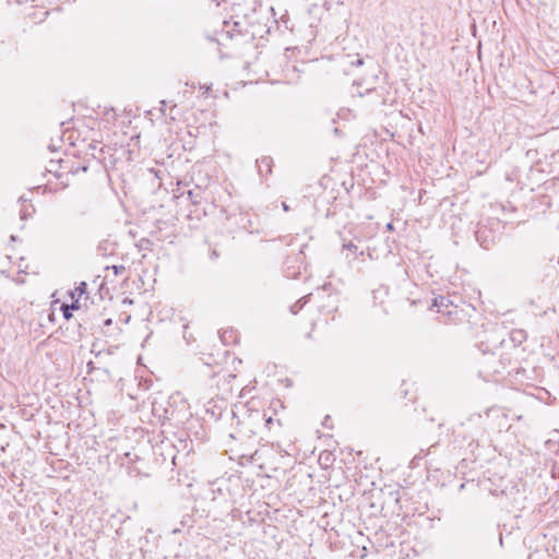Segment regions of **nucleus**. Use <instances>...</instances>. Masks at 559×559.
Returning <instances> with one entry per match:
<instances>
[{
  "instance_id": "obj_8",
  "label": "nucleus",
  "mask_w": 559,
  "mask_h": 559,
  "mask_svg": "<svg viewBox=\"0 0 559 559\" xmlns=\"http://www.w3.org/2000/svg\"><path fill=\"white\" fill-rule=\"evenodd\" d=\"M263 413V423L262 427L266 428L267 430H271L276 423L278 426H281V421L278 419L274 420L272 416H267L265 412Z\"/></svg>"
},
{
  "instance_id": "obj_12",
  "label": "nucleus",
  "mask_w": 559,
  "mask_h": 559,
  "mask_svg": "<svg viewBox=\"0 0 559 559\" xmlns=\"http://www.w3.org/2000/svg\"><path fill=\"white\" fill-rule=\"evenodd\" d=\"M107 243L106 242H103V243H99L98 247H97V251L105 255L106 254V251H107Z\"/></svg>"
},
{
  "instance_id": "obj_33",
  "label": "nucleus",
  "mask_w": 559,
  "mask_h": 559,
  "mask_svg": "<svg viewBox=\"0 0 559 559\" xmlns=\"http://www.w3.org/2000/svg\"><path fill=\"white\" fill-rule=\"evenodd\" d=\"M16 282L22 284V283H24V280L22 277H19V280H16Z\"/></svg>"
},
{
  "instance_id": "obj_2",
  "label": "nucleus",
  "mask_w": 559,
  "mask_h": 559,
  "mask_svg": "<svg viewBox=\"0 0 559 559\" xmlns=\"http://www.w3.org/2000/svg\"><path fill=\"white\" fill-rule=\"evenodd\" d=\"M263 423V413L258 409H247L246 417L243 419H238L237 425L238 429L235 433H230L231 438H236V435L240 437H251L259 432V429L262 427Z\"/></svg>"
},
{
  "instance_id": "obj_4",
  "label": "nucleus",
  "mask_w": 559,
  "mask_h": 559,
  "mask_svg": "<svg viewBox=\"0 0 559 559\" xmlns=\"http://www.w3.org/2000/svg\"><path fill=\"white\" fill-rule=\"evenodd\" d=\"M475 237L479 246L484 249H490L499 239V234L487 225L479 224L475 230Z\"/></svg>"
},
{
  "instance_id": "obj_10",
  "label": "nucleus",
  "mask_w": 559,
  "mask_h": 559,
  "mask_svg": "<svg viewBox=\"0 0 559 559\" xmlns=\"http://www.w3.org/2000/svg\"><path fill=\"white\" fill-rule=\"evenodd\" d=\"M61 310L64 319L69 320L72 318L73 306L62 305Z\"/></svg>"
},
{
  "instance_id": "obj_14",
  "label": "nucleus",
  "mask_w": 559,
  "mask_h": 559,
  "mask_svg": "<svg viewBox=\"0 0 559 559\" xmlns=\"http://www.w3.org/2000/svg\"><path fill=\"white\" fill-rule=\"evenodd\" d=\"M97 145H98V143H97V142H92V143H90V145H88V148H90V151H92V153H91V154H92L93 156H95V155H94V151L97 148Z\"/></svg>"
},
{
  "instance_id": "obj_32",
  "label": "nucleus",
  "mask_w": 559,
  "mask_h": 559,
  "mask_svg": "<svg viewBox=\"0 0 559 559\" xmlns=\"http://www.w3.org/2000/svg\"><path fill=\"white\" fill-rule=\"evenodd\" d=\"M87 367H88V371H90V370L93 368V362H92V361H90V362L87 364Z\"/></svg>"
},
{
  "instance_id": "obj_9",
  "label": "nucleus",
  "mask_w": 559,
  "mask_h": 559,
  "mask_svg": "<svg viewBox=\"0 0 559 559\" xmlns=\"http://www.w3.org/2000/svg\"><path fill=\"white\" fill-rule=\"evenodd\" d=\"M87 292V284L85 282H81L80 285L71 292V297L74 299L75 297L80 298L82 295L86 294Z\"/></svg>"
},
{
  "instance_id": "obj_5",
  "label": "nucleus",
  "mask_w": 559,
  "mask_h": 559,
  "mask_svg": "<svg viewBox=\"0 0 559 559\" xmlns=\"http://www.w3.org/2000/svg\"><path fill=\"white\" fill-rule=\"evenodd\" d=\"M257 167L261 177H267L272 173L273 159L270 156H262L257 159Z\"/></svg>"
},
{
  "instance_id": "obj_17",
  "label": "nucleus",
  "mask_w": 559,
  "mask_h": 559,
  "mask_svg": "<svg viewBox=\"0 0 559 559\" xmlns=\"http://www.w3.org/2000/svg\"><path fill=\"white\" fill-rule=\"evenodd\" d=\"M20 215H21V218H22V219H25V218H27V216H29L31 214L27 212V210L22 209V210L20 211Z\"/></svg>"
},
{
  "instance_id": "obj_36",
  "label": "nucleus",
  "mask_w": 559,
  "mask_h": 559,
  "mask_svg": "<svg viewBox=\"0 0 559 559\" xmlns=\"http://www.w3.org/2000/svg\"><path fill=\"white\" fill-rule=\"evenodd\" d=\"M11 240L15 241L16 237L14 235L11 236Z\"/></svg>"
},
{
  "instance_id": "obj_15",
  "label": "nucleus",
  "mask_w": 559,
  "mask_h": 559,
  "mask_svg": "<svg viewBox=\"0 0 559 559\" xmlns=\"http://www.w3.org/2000/svg\"><path fill=\"white\" fill-rule=\"evenodd\" d=\"M19 3L28 2V0H16ZM29 2L34 3L35 5H39L41 3V0H29Z\"/></svg>"
},
{
  "instance_id": "obj_25",
  "label": "nucleus",
  "mask_w": 559,
  "mask_h": 559,
  "mask_svg": "<svg viewBox=\"0 0 559 559\" xmlns=\"http://www.w3.org/2000/svg\"><path fill=\"white\" fill-rule=\"evenodd\" d=\"M234 26H235V28H234L235 31L241 33V29L238 28L239 27V22H234Z\"/></svg>"
},
{
  "instance_id": "obj_13",
  "label": "nucleus",
  "mask_w": 559,
  "mask_h": 559,
  "mask_svg": "<svg viewBox=\"0 0 559 559\" xmlns=\"http://www.w3.org/2000/svg\"><path fill=\"white\" fill-rule=\"evenodd\" d=\"M79 170L86 171L87 166L83 165V166H78L76 168H70L69 173L76 174Z\"/></svg>"
},
{
  "instance_id": "obj_37",
  "label": "nucleus",
  "mask_w": 559,
  "mask_h": 559,
  "mask_svg": "<svg viewBox=\"0 0 559 559\" xmlns=\"http://www.w3.org/2000/svg\"><path fill=\"white\" fill-rule=\"evenodd\" d=\"M20 201L25 202L26 200L23 197H20Z\"/></svg>"
},
{
  "instance_id": "obj_21",
  "label": "nucleus",
  "mask_w": 559,
  "mask_h": 559,
  "mask_svg": "<svg viewBox=\"0 0 559 559\" xmlns=\"http://www.w3.org/2000/svg\"><path fill=\"white\" fill-rule=\"evenodd\" d=\"M176 107H177V105H176V104H174V105L170 107V119H171V120H175V119H176V117L173 115V112H174V110L176 109Z\"/></svg>"
},
{
  "instance_id": "obj_7",
  "label": "nucleus",
  "mask_w": 559,
  "mask_h": 559,
  "mask_svg": "<svg viewBox=\"0 0 559 559\" xmlns=\"http://www.w3.org/2000/svg\"><path fill=\"white\" fill-rule=\"evenodd\" d=\"M309 296H305V297H301L299 300H297L294 305L290 306V312L293 314H297L302 308L308 302L309 300Z\"/></svg>"
},
{
  "instance_id": "obj_1",
  "label": "nucleus",
  "mask_w": 559,
  "mask_h": 559,
  "mask_svg": "<svg viewBox=\"0 0 559 559\" xmlns=\"http://www.w3.org/2000/svg\"><path fill=\"white\" fill-rule=\"evenodd\" d=\"M189 416V406L179 395L170 396L167 405L163 407L164 419L173 421L175 425L183 424Z\"/></svg>"
},
{
  "instance_id": "obj_11",
  "label": "nucleus",
  "mask_w": 559,
  "mask_h": 559,
  "mask_svg": "<svg viewBox=\"0 0 559 559\" xmlns=\"http://www.w3.org/2000/svg\"><path fill=\"white\" fill-rule=\"evenodd\" d=\"M343 248L348 250V251H352L355 254H356V252L358 250V247L355 243H353L352 241H349L348 243L343 245Z\"/></svg>"
},
{
  "instance_id": "obj_26",
  "label": "nucleus",
  "mask_w": 559,
  "mask_h": 559,
  "mask_svg": "<svg viewBox=\"0 0 559 559\" xmlns=\"http://www.w3.org/2000/svg\"><path fill=\"white\" fill-rule=\"evenodd\" d=\"M241 457H247L249 462H252L253 461V455H241Z\"/></svg>"
},
{
  "instance_id": "obj_27",
  "label": "nucleus",
  "mask_w": 559,
  "mask_h": 559,
  "mask_svg": "<svg viewBox=\"0 0 559 559\" xmlns=\"http://www.w3.org/2000/svg\"><path fill=\"white\" fill-rule=\"evenodd\" d=\"M491 360H492V361H493V360H496L493 356H490V357L487 359V361H485L484 364H489Z\"/></svg>"
},
{
  "instance_id": "obj_19",
  "label": "nucleus",
  "mask_w": 559,
  "mask_h": 559,
  "mask_svg": "<svg viewBox=\"0 0 559 559\" xmlns=\"http://www.w3.org/2000/svg\"><path fill=\"white\" fill-rule=\"evenodd\" d=\"M70 306H73V310L79 309L80 308L79 298L75 297L73 302Z\"/></svg>"
},
{
  "instance_id": "obj_22",
  "label": "nucleus",
  "mask_w": 559,
  "mask_h": 559,
  "mask_svg": "<svg viewBox=\"0 0 559 559\" xmlns=\"http://www.w3.org/2000/svg\"><path fill=\"white\" fill-rule=\"evenodd\" d=\"M355 66H361L364 63V60L361 58H357L356 61L352 62Z\"/></svg>"
},
{
  "instance_id": "obj_34",
  "label": "nucleus",
  "mask_w": 559,
  "mask_h": 559,
  "mask_svg": "<svg viewBox=\"0 0 559 559\" xmlns=\"http://www.w3.org/2000/svg\"><path fill=\"white\" fill-rule=\"evenodd\" d=\"M16 282L22 284V283H24V280L22 277H19V280H16Z\"/></svg>"
},
{
  "instance_id": "obj_28",
  "label": "nucleus",
  "mask_w": 559,
  "mask_h": 559,
  "mask_svg": "<svg viewBox=\"0 0 559 559\" xmlns=\"http://www.w3.org/2000/svg\"><path fill=\"white\" fill-rule=\"evenodd\" d=\"M386 229H388V230H392V229H393V224H392V223H389V224L386 225Z\"/></svg>"
},
{
  "instance_id": "obj_6",
  "label": "nucleus",
  "mask_w": 559,
  "mask_h": 559,
  "mask_svg": "<svg viewBox=\"0 0 559 559\" xmlns=\"http://www.w3.org/2000/svg\"><path fill=\"white\" fill-rule=\"evenodd\" d=\"M510 337L514 344L520 345L526 340L527 334L524 330H512L510 333Z\"/></svg>"
},
{
  "instance_id": "obj_3",
  "label": "nucleus",
  "mask_w": 559,
  "mask_h": 559,
  "mask_svg": "<svg viewBox=\"0 0 559 559\" xmlns=\"http://www.w3.org/2000/svg\"><path fill=\"white\" fill-rule=\"evenodd\" d=\"M437 309V312L447 319V322H453L461 320V313L463 310L459 305L454 302L449 296H438L432 300V306Z\"/></svg>"
},
{
  "instance_id": "obj_35",
  "label": "nucleus",
  "mask_w": 559,
  "mask_h": 559,
  "mask_svg": "<svg viewBox=\"0 0 559 559\" xmlns=\"http://www.w3.org/2000/svg\"><path fill=\"white\" fill-rule=\"evenodd\" d=\"M228 334H229V335H226V338L231 337V335H233V331L228 332Z\"/></svg>"
},
{
  "instance_id": "obj_16",
  "label": "nucleus",
  "mask_w": 559,
  "mask_h": 559,
  "mask_svg": "<svg viewBox=\"0 0 559 559\" xmlns=\"http://www.w3.org/2000/svg\"><path fill=\"white\" fill-rule=\"evenodd\" d=\"M114 271H115V274H119L120 272L124 271V266L123 265H114L112 266Z\"/></svg>"
},
{
  "instance_id": "obj_30",
  "label": "nucleus",
  "mask_w": 559,
  "mask_h": 559,
  "mask_svg": "<svg viewBox=\"0 0 559 559\" xmlns=\"http://www.w3.org/2000/svg\"><path fill=\"white\" fill-rule=\"evenodd\" d=\"M159 411V408L156 406V404L153 405V412L154 413H157Z\"/></svg>"
},
{
  "instance_id": "obj_38",
  "label": "nucleus",
  "mask_w": 559,
  "mask_h": 559,
  "mask_svg": "<svg viewBox=\"0 0 559 559\" xmlns=\"http://www.w3.org/2000/svg\"><path fill=\"white\" fill-rule=\"evenodd\" d=\"M212 255L217 257V253H216V251H215V250L212 252Z\"/></svg>"
},
{
  "instance_id": "obj_29",
  "label": "nucleus",
  "mask_w": 559,
  "mask_h": 559,
  "mask_svg": "<svg viewBox=\"0 0 559 559\" xmlns=\"http://www.w3.org/2000/svg\"><path fill=\"white\" fill-rule=\"evenodd\" d=\"M283 209H284V211H288L289 210L288 205L285 202H283Z\"/></svg>"
},
{
  "instance_id": "obj_23",
  "label": "nucleus",
  "mask_w": 559,
  "mask_h": 559,
  "mask_svg": "<svg viewBox=\"0 0 559 559\" xmlns=\"http://www.w3.org/2000/svg\"><path fill=\"white\" fill-rule=\"evenodd\" d=\"M188 195H189V198L191 199V201L193 203H198V201H197V199H194V194H193V192L191 190L188 192Z\"/></svg>"
},
{
  "instance_id": "obj_24",
  "label": "nucleus",
  "mask_w": 559,
  "mask_h": 559,
  "mask_svg": "<svg viewBox=\"0 0 559 559\" xmlns=\"http://www.w3.org/2000/svg\"><path fill=\"white\" fill-rule=\"evenodd\" d=\"M488 371H490L492 373H500V370L497 367H492Z\"/></svg>"
},
{
  "instance_id": "obj_31",
  "label": "nucleus",
  "mask_w": 559,
  "mask_h": 559,
  "mask_svg": "<svg viewBox=\"0 0 559 559\" xmlns=\"http://www.w3.org/2000/svg\"><path fill=\"white\" fill-rule=\"evenodd\" d=\"M105 324H106V325H110V324H111V319H107V320L105 321Z\"/></svg>"
},
{
  "instance_id": "obj_18",
  "label": "nucleus",
  "mask_w": 559,
  "mask_h": 559,
  "mask_svg": "<svg viewBox=\"0 0 559 559\" xmlns=\"http://www.w3.org/2000/svg\"><path fill=\"white\" fill-rule=\"evenodd\" d=\"M228 334V331H224L219 334L221 340L226 344L229 343L228 338H226V335Z\"/></svg>"
},
{
  "instance_id": "obj_20",
  "label": "nucleus",
  "mask_w": 559,
  "mask_h": 559,
  "mask_svg": "<svg viewBox=\"0 0 559 559\" xmlns=\"http://www.w3.org/2000/svg\"><path fill=\"white\" fill-rule=\"evenodd\" d=\"M165 108H167V102L166 100H162L160 102V111L163 114H165Z\"/></svg>"
}]
</instances>
